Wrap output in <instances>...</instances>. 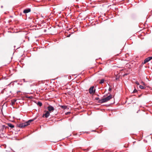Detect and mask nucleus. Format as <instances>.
Returning a JSON list of instances; mask_svg holds the SVG:
<instances>
[{
    "label": "nucleus",
    "instance_id": "1",
    "mask_svg": "<svg viewBox=\"0 0 152 152\" xmlns=\"http://www.w3.org/2000/svg\"><path fill=\"white\" fill-rule=\"evenodd\" d=\"M35 119V118H34L33 119L29 120L23 123H21L18 124L17 125V126L18 127H19L20 128H23L29 125L30 123L34 121Z\"/></svg>",
    "mask_w": 152,
    "mask_h": 152
},
{
    "label": "nucleus",
    "instance_id": "2",
    "mask_svg": "<svg viewBox=\"0 0 152 152\" xmlns=\"http://www.w3.org/2000/svg\"><path fill=\"white\" fill-rule=\"evenodd\" d=\"M112 98V96L111 95H110L105 98L99 100L98 101V102L100 103H102L104 102H106L110 100Z\"/></svg>",
    "mask_w": 152,
    "mask_h": 152
},
{
    "label": "nucleus",
    "instance_id": "3",
    "mask_svg": "<svg viewBox=\"0 0 152 152\" xmlns=\"http://www.w3.org/2000/svg\"><path fill=\"white\" fill-rule=\"evenodd\" d=\"M94 86L91 87L89 89V93L90 94H94L95 92V90H94Z\"/></svg>",
    "mask_w": 152,
    "mask_h": 152
},
{
    "label": "nucleus",
    "instance_id": "4",
    "mask_svg": "<svg viewBox=\"0 0 152 152\" xmlns=\"http://www.w3.org/2000/svg\"><path fill=\"white\" fill-rule=\"evenodd\" d=\"M152 59V56L146 58L144 61V62L143 63V64H145L146 63L148 62Z\"/></svg>",
    "mask_w": 152,
    "mask_h": 152
},
{
    "label": "nucleus",
    "instance_id": "5",
    "mask_svg": "<svg viewBox=\"0 0 152 152\" xmlns=\"http://www.w3.org/2000/svg\"><path fill=\"white\" fill-rule=\"evenodd\" d=\"M45 113L43 115L42 117L45 116L46 118H47L50 115V113L48 111H45Z\"/></svg>",
    "mask_w": 152,
    "mask_h": 152
},
{
    "label": "nucleus",
    "instance_id": "6",
    "mask_svg": "<svg viewBox=\"0 0 152 152\" xmlns=\"http://www.w3.org/2000/svg\"><path fill=\"white\" fill-rule=\"evenodd\" d=\"M48 109L50 112L54 110V108L51 105H50L48 107Z\"/></svg>",
    "mask_w": 152,
    "mask_h": 152
},
{
    "label": "nucleus",
    "instance_id": "7",
    "mask_svg": "<svg viewBox=\"0 0 152 152\" xmlns=\"http://www.w3.org/2000/svg\"><path fill=\"white\" fill-rule=\"evenodd\" d=\"M31 11V9L29 8L25 9L23 10V12L24 13H28Z\"/></svg>",
    "mask_w": 152,
    "mask_h": 152
},
{
    "label": "nucleus",
    "instance_id": "8",
    "mask_svg": "<svg viewBox=\"0 0 152 152\" xmlns=\"http://www.w3.org/2000/svg\"><path fill=\"white\" fill-rule=\"evenodd\" d=\"M8 125L9 127L11 128H14V126L13 124L11 123H8Z\"/></svg>",
    "mask_w": 152,
    "mask_h": 152
},
{
    "label": "nucleus",
    "instance_id": "9",
    "mask_svg": "<svg viewBox=\"0 0 152 152\" xmlns=\"http://www.w3.org/2000/svg\"><path fill=\"white\" fill-rule=\"evenodd\" d=\"M16 100L15 99H14L13 100H12L11 103L12 105H13L15 104V102H16Z\"/></svg>",
    "mask_w": 152,
    "mask_h": 152
},
{
    "label": "nucleus",
    "instance_id": "10",
    "mask_svg": "<svg viewBox=\"0 0 152 152\" xmlns=\"http://www.w3.org/2000/svg\"><path fill=\"white\" fill-rule=\"evenodd\" d=\"M61 107L63 109H66L67 108V107L65 105H61Z\"/></svg>",
    "mask_w": 152,
    "mask_h": 152
},
{
    "label": "nucleus",
    "instance_id": "11",
    "mask_svg": "<svg viewBox=\"0 0 152 152\" xmlns=\"http://www.w3.org/2000/svg\"><path fill=\"white\" fill-rule=\"evenodd\" d=\"M37 104L39 107H41L42 105V102L39 101L38 102Z\"/></svg>",
    "mask_w": 152,
    "mask_h": 152
},
{
    "label": "nucleus",
    "instance_id": "12",
    "mask_svg": "<svg viewBox=\"0 0 152 152\" xmlns=\"http://www.w3.org/2000/svg\"><path fill=\"white\" fill-rule=\"evenodd\" d=\"M139 87L141 89H144L145 88V87L141 85H140L139 86Z\"/></svg>",
    "mask_w": 152,
    "mask_h": 152
},
{
    "label": "nucleus",
    "instance_id": "13",
    "mask_svg": "<svg viewBox=\"0 0 152 152\" xmlns=\"http://www.w3.org/2000/svg\"><path fill=\"white\" fill-rule=\"evenodd\" d=\"M104 79H102L100 80V82H99V83L102 84L104 83Z\"/></svg>",
    "mask_w": 152,
    "mask_h": 152
},
{
    "label": "nucleus",
    "instance_id": "14",
    "mask_svg": "<svg viewBox=\"0 0 152 152\" xmlns=\"http://www.w3.org/2000/svg\"><path fill=\"white\" fill-rule=\"evenodd\" d=\"M137 90L135 89L133 91V92H132V93H135L137 92Z\"/></svg>",
    "mask_w": 152,
    "mask_h": 152
},
{
    "label": "nucleus",
    "instance_id": "15",
    "mask_svg": "<svg viewBox=\"0 0 152 152\" xmlns=\"http://www.w3.org/2000/svg\"><path fill=\"white\" fill-rule=\"evenodd\" d=\"M70 112H67L65 114L66 115H67L70 114Z\"/></svg>",
    "mask_w": 152,
    "mask_h": 152
},
{
    "label": "nucleus",
    "instance_id": "16",
    "mask_svg": "<svg viewBox=\"0 0 152 152\" xmlns=\"http://www.w3.org/2000/svg\"><path fill=\"white\" fill-rule=\"evenodd\" d=\"M135 83H136V84H137V85H139V83L138 81H136Z\"/></svg>",
    "mask_w": 152,
    "mask_h": 152
},
{
    "label": "nucleus",
    "instance_id": "17",
    "mask_svg": "<svg viewBox=\"0 0 152 152\" xmlns=\"http://www.w3.org/2000/svg\"><path fill=\"white\" fill-rule=\"evenodd\" d=\"M111 88L110 87L109 89H108V91H111Z\"/></svg>",
    "mask_w": 152,
    "mask_h": 152
},
{
    "label": "nucleus",
    "instance_id": "18",
    "mask_svg": "<svg viewBox=\"0 0 152 152\" xmlns=\"http://www.w3.org/2000/svg\"><path fill=\"white\" fill-rule=\"evenodd\" d=\"M99 97H96L95 98V99L96 100H99Z\"/></svg>",
    "mask_w": 152,
    "mask_h": 152
},
{
    "label": "nucleus",
    "instance_id": "19",
    "mask_svg": "<svg viewBox=\"0 0 152 152\" xmlns=\"http://www.w3.org/2000/svg\"><path fill=\"white\" fill-rule=\"evenodd\" d=\"M23 81L24 82H26V81L25 80V79H23Z\"/></svg>",
    "mask_w": 152,
    "mask_h": 152
},
{
    "label": "nucleus",
    "instance_id": "20",
    "mask_svg": "<svg viewBox=\"0 0 152 152\" xmlns=\"http://www.w3.org/2000/svg\"><path fill=\"white\" fill-rule=\"evenodd\" d=\"M89 149L88 148H87V149H85V150L86 151H88Z\"/></svg>",
    "mask_w": 152,
    "mask_h": 152
},
{
    "label": "nucleus",
    "instance_id": "21",
    "mask_svg": "<svg viewBox=\"0 0 152 152\" xmlns=\"http://www.w3.org/2000/svg\"><path fill=\"white\" fill-rule=\"evenodd\" d=\"M70 35H71V34H69L68 36H67V37H70Z\"/></svg>",
    "mask_w": 152,
    "mask_h": 152
}]
</instances>
